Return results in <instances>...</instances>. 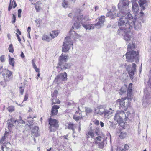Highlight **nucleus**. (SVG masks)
Wrapping results in <instances>:
<instances>
[{"mask_svg": "<svg viewBox=\"0 0 151 151\" xmlns=\"http://www.w3.org/2000/svg\"><path fill=\"white\" fill-rule=\"evenodd\" d=\"M73 20L75 21L73 24V26L77 29L79 28L81 26V24L84 27L83 25L82 21L84 22L85 25H90V23L89 21L90 20V19L88 16H83V15H80L78 16H75L73 17Z\"/></svg>", "mask_w": 151, "mask_h": 151, "instance_id": "7ed1b4c3", "label": "nucleus"}, {"mask_svg": "<svg viewBox=\"0 0 151 151\" xmlns=\"http://www.w3.org/2000/svg\"><path fill=\"white\" fill-rule=\"evenodd\" d=\"M126 116L124 112L123 111H117V114L115 118L116 117L120 116L121 117L122 120H123V118L125 117Z\"/></svg>", "mask_w": 151, "mask_h": 151, "instance_id": "bb28decb", "label": "nucleus"}, {"mask_svg": "<svg viewBox=\"0 0 151 151\" xmlns=\"http://www.w3.org/2000/svg\"><path fill=\"white\" fill-rule=\"evenodd\" d=\"M128 1L127 0H120L118 5V6L120 11L119 13H124L125 12H129L128 11Z\"/></svg>", "mask_w": 151, "mask_h": 151, "instance_id": "0eeeda50", "label": "nucleus"}, {"mask_svg": "<svg viewBox=\"0 0 151 151\" xmlns=\"http://www.w3.org/2000/svg\"><path fill=\"white\" fill-rule=\"evenodd\" d=\"M20 56L22 58H24L25 57L24 54L22 52H21V53L20 55Z\"/></svg>", "mask_w": 151, "mask_h": 151, "instance_id": "774afa93", "label": "nucleus"}, {"mask_svg": "<svg viewBox=\"0 0 151 151\" xmlns=\"http://www.w3.org/2000/svg\"><path fill=\"white\" fill-rule=\"evenodd\" d=\"M127 70L128 71V73L129 75L130 78L132 79L134 78V72L136 71L130 69V65H128L127 68Z\"/></svg>", "mask_w": 151, "mask_h": 151, "instance_id": "5701e85b", "label": "nucleus"}, {"mask_svg": "<svg viewBox=\"0 0 151 151\" xmlns=\"http://www.w3.org/2000/svg\"><path fill=\"white\" fill-rule=\"evenodd\" d=\"M109 127L112 128H114L116 127V124L113 122L109 121Z\"/></svg>", "mask_w": 151, "mask_h": 151, "instance_id": "37998d69", "label": "nucleus"}, {"mask_svg": "<svg viewBox=\"0 0 151 151\" xmlns=\"http://www.w3.org/2000/svg\"><path fill=\"white\" fill-rule=\"evenodd\" d=\"M68 56L67 55H61L59 58V62L58 63V65H61V64L66 62Z\"/></svg>", "mask_w": 151, "mask_h": 151, "instance_id": "4be33fe9", "label": "nucleus"}, {"mask_svg": "<svg viewBox=\"0 0 151 151\" xmlns=\"http://www.w3.org/2000/svg\"><path fill=\"white\" fill-rule=\"evenodd\" d=\"M9 63L10 65H12V67L14 66V64L15 62L14 60V58H11L10 57V55H9Z\"/></svg>", "mask_w": 151, "mask_h": 151, "instance_id": "2f4dec72", "label": "nucleus"}, {"mask_svg": "<svg viewBox=\"0 0 151 151\" xmlns=\"http://www.w3.org/2000/svg\"><path fill=\"white\" fill-rule=\"evenodd\" d=\"M96 140L95 141V143L98 145L99 147L102 148L104 147V139L103 137L100 136L95 138Z\"/></svg>", "mask_w": 151, "mask_h": 151, "instance_id": "9b49d317", "label": "nucleus"}, {"mask_svg": "<svg viewBox=\"0 0 151 151\" xmlns=\"http://www.w3.org/2000/svg\"><path fill=\"white\" fill-rule=\"evenodd\" d=\"M20 88V94L22 95L23 94L24 91V88L20 86L19 88Z\"/></svg>", "mask_w": 151, "mask_h": 151, "instance_id": "5fc2aeb1", "label": "nucleus"}, {"mask_svg": "<svg viewBox=\"0 0 151 151\" xmlns=\"http://www.w3.org/2000/svg\"><path fill=\"white\" fill-rule=\"evenodd\" d=\"M13 17L12 20V22L13 24L15 23L16 21V16L14 14H13Z\"/></svg>", "mask_w": 151, "mask_h": 151, "instance_id": "de8ad7c7", "label": "nucleus"}, {"mask_svg": "<svg viewBox=\"0 0 151 151\" xmlns=\"http://www.w3.org/2000/svg\"><path fill=\"white\" fill-rule=\"evenodd\" d=\"M28 96H29L28 93L27 92H26L25 93V95L24 96V99L23 101H26L27 100V99L28 98Z\"/></svg>", "mask_w": 151, "mask_h": 151, "instance_id": "603ef678", "label": "nucleus"}, {"mask_svg": "<svg viewBox=\"0 0 151 151\" xmlns=\"http://www.w3.org/2000/svg\"><path fill=\"white\" fill-rule=\"evenodd\" d=\"M74 124H69L68 125V128L73 130V132H74Z\"/></svg>", "mask_w": 151, "mask_h": 151, "instance_id": "c03bdc74", "label": "nucleus"}, {"mask_svg": "<svg viewBox=\"0 0 151 151\" xmlns=\"http://www.w3.org/2000/svg\"><path fill=\"white\" fill-rule=\"evenodd\" d=\"M100 124L101 127H103L104 126V124L102 121L100 122Z\"/></svg>", "mask_w": 151, "mask_h": 151, "instance_id": "69168bd1", "label": "nucleus"}, {"mask_svg": "<svg viewBox=\"0 0 151 151\" xmlns=\"http://www.w3.org/2000/svg\"><path fill=\"white\" fill-rule=\"evenodd\" d=\"M59 106L57 105H54L52 107L50 117H52L57 115L58 113V109H59Z\"/></svg>", "mask_w": 151, "mask_h": 151, "instance_id": "6ab92c4d", "label": "nucleus"}, {"mask_svg": "<svg viewBox=\"0 0 151 151\" xmlns=\"http://www.w3.org/2000/svg\"><path fill=\"white\" fill-rule=\"evenodd\" d=\"M129 100L127 99V97L122 98L121 99H118L116 101V103L117 105H119V108L126 111L129 105Z\"/></svg>", "mask_w": 151, "mask_h": 151, "instance_id": "6e6552de", "label": "nucleus"}, {"mask_svg": "<svg viewBox=\"0 0 151 151\" xmlns=\"http://www.w3.org/2000/svg\"><path fill=\"white\" fill-rule=\"evenodd\" d=\"M100 129L99 128H96L95 129L93 130L92 129H90L87 136V138H88V136H90L91 137H93L94 135H99L100 133Z\"/></svg>", "mask_w": 151, "mask_h": 151, "instance_id": "f8f14e48", "label": "nucleus"}, {"mask_svg": "<svg viewBox=\"0 0 151 151\" xmlns=\"http://www.w3.org/2000/svg\"><path fill=\"white\" fill-rule=\"evenodd\" d=\"M132 28H122L121 29L119 28L118 30V34L119 35L124 36V39L126 41L130 40L131 37L129 34L130 29Z\"/></svg>", "mask_w": 151, "mask_h": 151, "instance_id": "423d86ee", "label": "nucleus"}, {"mask_svg": "<svg viewBox=\"0 0 151 151\" xmlns=\"http://www.w3.org/2000/svg\"><path fill=\"white\" fill-rule=\"evenodd\" d=\"M105 17L104 16H101L99 18V22L96 24H90V25H85L84 22L82 21V24L84 28L86 30L93 29L94 28L95 26L97 28H100L103 25L104 22L105 21Z\"/></svg>", "mask_w": 151, "mask_h": 151, "instance_id": "39448f33", "label": "nucleus"}, {"mask_svg": "<svg viewBox=\"0 0 151 151\" xmlns=\"http://www.w3.org/2000/svg\"><path fill=\"white\" fill-rule=\"evenodd\" d=\"M85 111L86 114H89L92 112V110L90 108L88 107H86Z\"/></svg>", "mask_w": 151, "mask_h": 151, "instance_id": "ea45409f", "label": "nucleus"}, {"mask_svg": "<svg viewBox=\"0 0 151 151\" xmlns=\"http://www.w3.org/2000/svg\"><path fill=\"white\" fill-rule=\"evenodd\" d=\"M73 29H74V28L73 27H72V29L69 31L70 37L68 36L65 38L62 48V51L63 52H68L69 49L73 46V42L71 38L75 39L76 38L80 37V36L78 34L76 33Z\"/></svg>", "mask_w": 151, "mask_h": 151, "instance_id": "f03ea898", "label": "nucleus"}, {"mask_svg": "<svg viewBox=\"0 0 151 151\" xmlns=\"http://www.w3.org/2000/svg\"><path fill=\"white\" fill-rule=\"evenodd\" d=\"M118 17H120L118 20V26L119 28H132L134 27L136 28L134 19L133 18L132 15L129 12H125L124 13L121 12L117 14Z\"/></svg>", "mask_w": 151, "mask_h": 151, "instance_id": "f257e3e1", "label": "nucleus"}, {"mask_svg": "<svg viewBox=\"0 0 151 151\" xmlns=\"http://www.w3.org/2000/svg\"><path fill=\"white\" fill-rule=\"evenodd\" d=\"M124 149L123 148H122L121 147H120L119 149V150H118V151H124L125 150H124V149L125 150H128L129 148V147L127 145L125 144L124 145Z\"/></svg>", "mask_w": 151, "mask_h": 151, "instance_id": "f704fd0d", "label": "nucleus"}, {"mask_svg": "<svg viewBox=\"0 0 151 151\" xmlns=\"http://www.w3.org/2000/svg\"><path fill=\"white\" fill-rule=\"evenodd\" d=\"M6 139V136H5V135H4V136H3V137H2L1 138V142H4V140H5V139Z\"/></svg>", "mask_w": 151, "mask_h": 151, "instance_id": "680f3d73", "label": "nucleus"}, {"mask_svg": "<svg viewBox=\"0 0 151 151\" xmlns=\"http://www.w3.org/2000/svg\"><path fill=\"white\" fill-rule=\"evenodd\" d=\"M132 83H130L129 84L127 90V99L128 100H129V101H131L133 97L132 95Z\"/></svg>", "mask_w": 151, "mask_h": 151, "instance_id": "2eb2a0df", "label": "nucleus"}, {"mask_svg": "<svg viewBox=\"0 0 151 151\" xmlns=\"http://www.w3.org/2000/svg\"><path fill=\"white\" fill-rule=\"evenodd\" d=\"M138 4L137 3H134L132 4V9L134 11H136L137 9Z\"/></svg>", "mask_w": 151, "mask_h": 151, "instance_id": "79ce46f5", "label": "nucleus"}, {"mask_svg": "<svg viewBox=\"0 0 151 151\" xmlns=\"http://www.w3.org/2000/svg\"><path fill=\"white\" fill-rule=\"evenodd\" d=\"M117 134L119 136L120 139H123L127 135V134L126 132H117Z\"/></svg>", "mask_w": 151, "mask_h": 151, "instance_id": "a878e982", "label": "nucleus"}, {"mask_svg": "<svg viewBox=\"0 0 151 151\" xmlns=\"http://www.w3.org/2000/svg\"><path fill=\"white\" fill-rule=\"evenodd\" d=\"M62 81L60 77L58 75L55 77L54 82L57 84H59Z\"/></svg>", "mask_w": 151, "mask_h": 151, "instance_id": "7c9ffc66", "label": "nucleus"}, {"mask_svg": "<svg viewBox=\"0 0 151 151\" xmlns=\"http://www.w3.org/2000/svg\"><path fill=\"white\" fill-rule=\"evenodd\" d=\"M5 69L3 68L2 66L0 65V74L1 75H2Z\"/></svg>", "mask_w": 151, "mask_h": 151, "instance_id": "8fccbe9b", "label": "nucleus"}, {"mask_svg": "<svg viewBox=\"0 0 151 151\" xmlns=\"http://www.w3.org/2000/svg\"><path fill=\"white\" fill-rule=\"evenodd\" d=\"M0 61L2 62H4L5 61V56L4 55H1L0 58Z\"/></svg>", "mask_w": 151, "mask_h": 151, "instance_id": "864d4df0", "label": "nucleus"}, {"mask_svg": "<svg viewBox=\"0 0 151 151\" xmlns=\"http://www.w3.org/2000/svg\"><path fill=\"white\" fill-rule=\"evenodd\" d=\"M120 125V126H121L122 127L124 128H125V127L126 124L124 123V122L123 121V120H122L120 122H118Z\"/></svg>", "mask_w": 151, "mask_h": 151, "instance_id": "e433bc0d", "label": "nucleus"}, {"mask_svg": "<svg viewBox=\"0 0 151 151\" xmlns=\"http://www.w3.org/2000/svg\"><path fill=\"white\" fill-rule=\"evenodd\" d=\"M42 39L43 40H46L47 41H49L50 40V37L47 35H43L42 36Z\"/></svg>", "mask_w": 151, "mask_h": 151, "instance_id": "c9c22d12", "label": "nucleus"}, {"mask_svg": "<svg viewBox=\"0 0 151 151\" xmlns=\"http://www.w3.org/2000/svg\"><path fill=\"white\" fill-rule=\"evenodd\" d=\"M94 123L96 125H98L99 124V121L97 120H95L93 121Z\"/></svg>", "mask_w": 151, "mask_h": 151, "instance_id": "052dcab7", "label": "nucleus"}, {"mask_svg": "<svg viewBox=\"0 0 151 151\" xmlns=\"http://www.w3.org/2000/svg\"><path fill=\"white\" fill-rule=\"evenodd\" d=\"M105 109L106 108L103 107L102 106H99L97 107V109H95V113L100 115H103Z\"/></svg>", "mask_w": 151, "mask_h": 151, "instance_id": "aec40b11", "label": "nucleus"}, {"mask_svg": "<svg viewBox=\"0 0 151 151\" xmlns=\"http://www.w3.org/2000/svg\"><path fill=\"white\" fill-rule=\"evenodd\" d=\"M32 64L33 65V68L35 69V68H37V67L35 64V63H34V60H32Z\"/></svg>", "mask_w": 151, "mask_h": 151, "instance_id": "4d7b16f0", "label": "nucleus"}, {"mask_svg": "<svg viewBox=\"0 0 151 151\" xmlns=\"http://www.w3.org/2000/svg\"><path fill=\"white\" fill-rule=\"evenodd\" d=\"M134 48L135 45L133 43L128 45L127 49V52L126 54L127 61L132 62L134 60H137L138 59V53L133 50H131Z\"/></svg>", "mask_w": 151, "mask_h": 151, "instance_id": "20e7f679", "label": "nucleus"}, {"mask_svg": "<svg viewBox=\"0 0 151 151\" xmlns=\"http://www.w3.org/2000/svg\"><path fill=\"white\" fill-rule=\"evenodd\" d=\"M7 109L9 112H11L14 111V107L13 106H11L8 107Z\"/></svg>", "mask_w": 151, "mask_h": 151, "instance_id": "58836bf2", "label": "nucleus"}, {"mask_svg": "<svg viewBox=\"0 0 151 151\" xmlns=\"http://www.w3.org/2000/svg\"><path fill=\"white\" fill-rule=\"evenodd\" d=\"M51 100L53 104H59L60 103V101L58 99L56 98H51Z\"/></svg>", "mask_w": 151, "mask_h": 151, "instance_id": "473e14b6", "label": "nucleus"}, {"mask_svg": "<svg viewBox=\"0 0 151 151\" xmlns=\"http://www.w3.org/2000/svg\"><path fill=\"white\" fill-rule=\"evenodd\" d=\"M113 112L114 110L111 108H109L108 109H106L103 115L105 118L109 119L111 117Z\"/></svg>", "mask_w": 151, "mask_h": 151, "instance_id": "4468645a", "label": "nucleus"}, {"mask_svg": "<svg viewBox=\"0 0 151 151\" xmlns=\"http://www.w3.org/2000/svg\"><path fill=\"white\" fill-rule=\"evenodd\" d=\"M49 124L50 125L49 128L50 132H55L58 127V122L55 119L50 117L48 119Z\"/></svg>", "mask_w": 151, "mask_h": 151, "instance_id": "1a4fd4ad", "label": "nucleus"}, {"mask_svg": "<svg viewBox=\"0 0 151 151\" xmlns=\"http://www.w3.org/2000/svg\"><path fill=\"white\" fill-rule=\"evenodd\" d=\"M3 144L1 147V149L3 151H7L9 149L11 146V144L9 142H6L4 143H3Z\"/></svg>", "mask_w": 151, "mask_h": 151, "instance_id": "412c9836", "label": "nucleus"}, {"mask_svg": "<svg viewBox=\"0 0 151 151\" xmlns=\"http://www.w3.org/2000/svg\"><path fill=\"white\" fill-rule=\"evenodd\" d=\"M12 73V72L9 70L8 69H5L2 75L4 78V80L6 82H9L13 78Z\"/></svg>", "mask_w": 151, "mask_h": 151, "instance_id": "9d476101", "label": "nucleus"}, {"mask_svg": "<svg viewBox=\"0 0 151 151\" xmlns=\"http://www.w3.org/2000/svg\"><path fill=\"white\" fill-rule=\"evenodd\" d=\"M20 119L19 120H18V124H25V122L21 119V117H20Z\"/></svg>", "mask_w": 151, "mask_h": 151, "instance_id": "09e8293b", "label": "nucleus"}, {"mask_svg": "<svg viewBox=\"0 0 151 151\" xmlns=\"http://www.w3.org/2000/svg\"><path fill=\"white\" fill-rule=\"evenodd\" d=\"M12 8V4H9L8 7V10L10 11Z\"/></svg>", "mask_w": 151, "mask_h": 151, "instance_id": "0e129e2a", "label": "nucleus"}, {"mask_svg": "<svg viewBox=\"0 0 151 151\" xmlns=\"http://www.w3.org/2000/svg\"><path fill=\"white\" fill-rule=\"evenodd\" d=\"M125 92V91L122 90V88H121L120 90V94L121 95L123 94Z\"/></svg>", "mask_w": 151, "mask_h": 151, "instance_id": "e2e57ef3", "label": "nucleus"}, {"mask_svg": "<svg viewBox=\"0 0 151 151\" xmlns=\"http://www.w3.org/2000/svg\"><path fill=\"white\" fill-rule=\"evenodd\" d=\"M58 30L53 31L50 33V35L52 38L56 37L58 35Z\"/></svg>", "mask_w": 151, "mask_h": 151, "instance_id": "c756f323", "label": "nucleus"}, {"mask_svg": "<svg viewBox=\"0 0 151 151\" xmlns=\"http://www.w3.org/2000/svg\"><path fill=\"white\" fill-rule=\"evenodd\" d=\"M40 3V2H38L35 4V8L36 9L37 11V9L39 7V4Z\"/></svg>", "mask_w": 151, "mask_h": 151, "instance_id": "13d9d810", "label": "nucleus"}, {"mask_svg": "<svg viewBox=\"0 0 151 151\" xmlns=\"http://www.w3.org/2000/svg\"><path fill=\"white\" fill-rule=\"evenodd\" d=\"M71 65L69 63H63L61 64V65H59L57 68L58 70H64L66 69H69L70 68Z\"/></svg>", "mask_w": 151, "mask_h": 151, "instance_id": "f3484780", "label": "nucleus"}, {"mask_svg": "<svg viewBox=\"0 0 151 151\" xmlns=\"http://www.w3.org/2000/svg\"><path fill=\"white\" fill-rule=\"evenodd\" d=\"M8 82H6L5 80H4V81H1L0 82V84L3 86V87H5L7 85L6 83Z\"/></svg>", "mask_w": 151, "mask_h": 151, "instance_id": "49530a36", "label": "nucleus"}, {"mask_svg": "<svg viewBox=\"0 0 151 151\" xmlns=\"http://www.w3.org/2000/svg\"><path fill=\"white\" fill-rule=\"evenodd\" d=\"M132 68H131L130 67V69L133 70H134L136 71V65L135 63H133L132 64Z\"/></svg>", "mask_w": 151, "mask_h": 151, "instance_id": "3c124183", "label": "nucleus"}, {"mask_svg": "<svg viewBox=\"0 0 151 151\" xmlns=\"http://www.w3.org/2000/svg\"><path fill=\"white\" fill-rule=\"evenodd\" d=\"M58 75L60 77L62 81H66L67 80V75L65 72L63 73H60L59 75Z\"/></svg>", "mask_w": 151, "mask_h": 151, "instance_id": "cd10ccee", "label": "nucleus"}, {"mask_svg": "<svg viewBox=\"0 0 151 151\" xmlns=\"http://www.w3.org/2000/svg\"><path fill=\"white\" fill-rule=\"evenodd\" d=\"M73 119L76 121L79 120L82 118L81 115H80L79 111H77L74 115L73 116Z\"/></svg>", "mask_w": 151, "mask_h": 151, "instance_id": "393cba45", "label": "nucleus"}, {"mask_svg": "<svg viewBox=\"0 0 151 151\" xmlns=\"http://www.w3.org/2000/svg\"><path fill=\"white\" fill-rule=\"evenodd\" d=\"M117 114V112L115 114V115L114 117V120L116 121L118 123L119 122H120V121H121L122 119H121V117L119 116V117H116V118H115Z\"/></svg>", "mask_w": 151, "mask_h": 151, "instance_id": "4c0bfd02", "label": "nucleus"}, {"mask_svg": "<svg viewBox=\"0 0 151 151\" xmlns=\"http://www.w3.org/2000/svg\"><path fill=\"white\" fill-rule=\"evenodd\" d=\"M16 36L17 38V39L21 43V39L19 37V35L17 33H16Z\"/></svg>", "mask_w": 151, "mask_h": 151, "instance_id": "bf43d9fd", "label": "nucleus"}, {"mask_svg": "<svg viewBox=\"0 0 151 151\" xmlns=\"http://www.w3.org/2000/svg\"><path fill=\"white\" fill-rule=\"evenodd\" d=\"M18 120H15L13 118H11L8 120L7 126L9 129H11L12 127L15 125L16 123L18 124Z\"/></svg>", "mask_w": 151, "mask_h": 151, "instance_id": "dca6fc26", "label": "nucleus"}, {"mask_svg": "<svg viewBox=\"0 0 151 151\" xmlns=\"http://www.w3.org/2000/svg\"><path fill=\"white\" fill-rule=\"evenodd\" d=\"M12 5L13 6V8H15L17 6V4L14 0H13L12 1Z\"/></svg>", "mask_w": 151, "mask_h": 151, "instance_id": "6e6d98bb", "label": "nucleus"}, {"mask_svg": "<svg viewBox=\"0 0 151 151\" xmlns=\"http://www.w3.org/2000/svg\"><path fill=\"white\" fill-rule=\"evenodd\" d=\"M139 5L142 7V10H144L145 9V6L147 5L146 0H139Z\"/></svg>", "mask_w": 151, "mask_h": 151, "instance_id": "b1692460", "label": "nucleus"}, {"mask_svg": "<svg viewBox=\"0 0 151 151\" xmlns=\"http://www.w3.org/2000/svg\"><path fill=\"white\" fill-rule=\"evenodd\" d=\"M8 49L10 52L13 53L14 52V50L13 45L12 44H10L9 45Z\"/></svg>", "mask_w": 151, "mask_h": 151, "instance_id": "a19ab883", "label": "nucleus"}, {"mask_svg": "<svg viewBox=\"0 0 151 151\" xmlns=\"http://www.w3.org/2000/svg\"><path fill=\"white\" fill-rule=\"evenodd\" d=\"M35 22L38 24H40V20L39 19H37L35 20Z\"/></svg>", "mask_w": 151, "mask_h": 151, "instance_id": "338daca9", "label": "nucleus"}, {"mask_svg": "<svg viewBox=\"0 0 151 151\" xmlns=\"http://www.w3.org/2000/svg\"><path fill=\"white\" fill-rule=\"evenodd\" d=\"M58 91L57 90H55L53 93L52 94V98H56L58 93Z\"/></svg>", "mask_w": 151, "mask_h": 151, "instance_id": "a18cd8bd", "label": "nucleus"}, {"mask_svg": "<svg viewBox=\"0 0 151 151\" xmlns=\"http://www.w3.org/2000/svg\"><path fill=\"white\" fill-rule=\"evenodd\" d=\"M151 98V94L147 91H145L143 98V103L146 102L148 104L149 99Z\"/></svg>", "mask_w": 151, "mask_h": 151, "instance_id": "a211bd4d", "label": "nucleus"}, {"mask_svg": "<svg viewBox=\"0 0 151 151\" xmlns=\"http://www.w3.org/2000/svg\"><path fill=\"white\" fill-rule=\"evenodd\" d=\"M39 129L38 127H33L32 131V132L33 133H35L36 134H38Z\"/></svg>", "mask_w": 151, "mask_h": 151, "instance_id": "72a5a7b5", "label": "nucleus"}, {"mask_svg": "<svg viewBox=\"0 0 151 151\" xmlns=\"http://www.w3.org/2000/svg\"><path fill=\"white\" fill-rule=\"evenodd\" d=\"M108 13L109 14H107L106 16L112 18H114L116 16V13L110 11H108Z\"/></svg>", "mask_w": 151, "mask_h": 151, "instance_id": "c85d7f7f", "label": "nucleus"}, {"mask_svg": "<svg viewBox=\"0 0 151 151\" xmlns=\"http://www.w3.org/2000/svg\"><path fill=\"white\" fill-rule=\"evenodd\" d=\"M62 5L63 7L66 8L69 7L71 4L74 3L76 0H63Z\"/></svg>", "mask_w": 151, "mask_h": 151, "instance_id": "ddd939ff", "label": "nucleus"}]
</instances>
